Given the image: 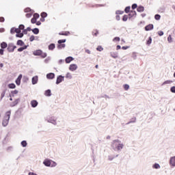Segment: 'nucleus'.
Listing matches in <instances>:
<instances>
[{
    "instance_id": "obj_1",
    "label": "nucleus",
    "mask_w": 175,
    "mask_h": 175,
    "mask_svg": "<svg viewBox=\"0 0 175 175\" xmlns=\"http://www.w3.org/2000/svg\"><path fill=\"white\" fill-rule=\"evenodd\" d=\"M45 121H46L48 124H51L53 126H57V128L61 126V121L58 120L55 116H48L45 118Z\"/></svg>"
},
{
    "instance_id": "obj_2",
    "label": "nucleus",
    "mask_w": 175,
    "mask_h": 175,
    "mask_svg": "<svg viewBox=\"0 0 175 175\" xmlns=\"http://www.w3.org/2000/svg\"><path fill=\"white\" fill-rule=\"evenodd\" d=\"M111 147L114 151H121L124 148V144L119 139H115L112 142Z\"/></svg>"
},
{
    "instance_id": "obj_3",
    "label": "nucleus",
    "mask_w": 175,
    "mask_h": 175,
    "mask_svg": "<svg viewBox=\"0 0 175 175\" xmlns=\"http://www.w3.org/2000/svg\"><path fill=\"white\" fill-rule=\"evenodd\" d=\"M10 114H12L10 111H8L5 113V115L4 116L2 121L3 126H8V125L9 124V120H10Z\"/></svg>"
},
{
    "instance_id": "obj_4",
    "label": "nucleus",
    "mask_w": 175,
    "mask_h": 175,
    "mask_svg": "<svg viewBox=\"0 0 175 175\" xmlns=\"http://www.w3.org/2000/svg\"><path fill=\"white\" fill-rule=\"evenodd\" d=\"M15 32L16 33V38H23L24 36V31L21 33V30L18 28H15Z\"/></svg>"
},
{
    "instance_id": "obj_5",
    "label": "nucleus",
    "mask_w": 175,
    "mask_h": 175,
    "mask_svg": "<svg viewBox=\"0 0 175 175\" xmlns=\"http://www.w3.org/2000/svg\"><path fill=\"white\" fill-rule=\"evenodd\" d=\"M169 163L171 167H175V156L170 158Z\"/></svg>"
},
{
    "instance_id": "obj_6",
    "label": "nucleus",
    "mask_w": 175,
    "mask_h": 175,
    "mask_svg": "<svg viewBox=\"0 0 175 175\" xmlns=\"http://www.w3.org/2000/svg\"><path fill=\"white\" fill-rule=\"evenodd\" d=\"M77 64H70V66H69V70H70V72H75V70H77Z\"/></svg>"
},
{
    "instance_id": "obj_7",
    "label": "nucleus",
    "mask_w": 175,
    "mask_h": 175,
    "mask_svg": "<svg viewBox=\"0 0 175 175\" xmlns=\"http://www.w3.org/2000/svg\"><path fill=\"white\" fill-rule=\"evenodd\" d=\"M43 165H44V166H46L47 167H50V166H51V160L49 159H44L43 161Z\"/></svg>"
},
{
    "instance_id": "obj_8",
    "label": "nucleus",
    "mask_w": 175,
    "mask_h": 175,
    "mask_svg": "<svg viewBox=\"0 0 175 175\" xmlns=\"http://www.w3.org/2000/svg\"><path fill=\"white\" fill-rule=\"evenodd\" d=\"M64 77L62 75H59L57 77L56 84H60V83H62V81H64Z\"/></svg>"
},
{
    "instance_id": "obj_9",
    "label": "nucleus",
    "mask_w": 175,
    "mask_h": 175,
    "mask_svg": "<svg viewBox=\"0 0 175 175\" xmlns=\"http://www.w3.org/2000/svg\"><path fill=\"white\" fill-rule=\"evenodd\" d=\"M14 49H16V46H14L13 44H10L8 45V51H10V53H13V51H14Z\"/></svg>"
},
{
    "instance_id": "obj_10",
    "label": "nucleus",
    "mask_w": 175,
    "mask_h": 175,
    "mask_svg": "<svg viewBox=\"0 0 175 175\" xmlns=\"http://www.w3.org/2000/svg\"><path fill=\"white\" fill-rule=\"evenodd\" d=\"M21 79H23V75L21 74L16 80V85H20V84H21Z\"/></svg>"
},
{
    "instance_id": "obj_11",
    "label": "nucleus",
    "mask_w": 175,
    "mask_h": 175,
    "mask_svg": "<svg viewBox=\"0 0 175 175\" xmlns=\"http://www.w3.org/2000/svg\"><path fill=\"white\" fill-rule=\"evenodd\" d=\"M55 77V74L51 72L46 75V78L52 80V79H54Z\"/></svg>"
},
{
    "instance_id": "obj_12",
    "label": "nucleus",
    "mask_w": 175,
    "mask_h": 175,
    "mask_svg": "<svg viewBox=\"0 0 175 175\" xmlns=\"http://www.w3.org/2000/svg\"><path fill=\"white\" fill-rule=\"evenodd\" d=\"M38 105V103L36 100H33L31 101V107H36Z\"/></svg>"
},
{
    "instance_id": "obj_13",
    "label": "nucleus",
    "mask_w": 175,
    "mask_h": 175,
    "mask_svg": "<svg viewBox=\"0 0 175 175\" xmlns=\"http://www.w3.org/2000/svg\"><path fill=\"white\" fill-rule=\"evenodd\" d=\"M74 59H75V58H73L72 57H68L66 58V63L70 64V62H72V61H73Z\"/></svg>"
},
{
    "instance_id": "obj_14",
    "label": "nucleus",
    "mask_w": 175,
    "mask_h": 175,
    "mask_svg": "<svg viewBox=\"0 0 175 175\" xmlns=\"http://www.w3.org/2000/svg\"><path fill=\"white\" fill-rule=\"evenodd\" d=\"M154 29V25H147L146 27H145V29L146 31H151V29Z\"/></svg>"
},
{
    "instance_id": "obj_15",
    "label": "nucleus",
    "mask_w": 175,
    "mask_h": 175,
    "mask_svg": "<svg viewBox=\"0 0 175 175\" xmlns=\"http://www.w3.org/2000/svg\"><path fill=\"white\" fill-rule=\"evenodd\" d=\"M32 84L35 85L38 83V76H35L31 79Z\"/></svg>"
},
{
    "instance_id": "obj_16",
    "label": "nucleus",
    "mask_w": 175,
    "mask_h": 175,
    "mask_svg": "<svg viewBox=\"0 0 175 175\" xmlns=\"http://www.w3.org/2000/svg\"><path fill=\"white\" fill-rule=\"evenodd\" d=\"M152 169L158 170V169H161V165L159 163H155L154 164L152 165Z\"/></svg>"
},
{
    "instance_id": "obj_17",
    "label": "nucleus",
    "mask_w": 175,
    "mask_h": 175,
    "mask_svg": "<svg viewBox=\"0 0 175 175\" xmlns=\"http://www.w3.org/2000/svg\"><path fill=\"white\" fill-rule=\"evenodd\" d=\"M110 55L112 57V58H118V53L116 52H111Z\"/></svg>"
},
{
    "instance_id": "obj_18",
    "label": "nucleus",
    "mask_w": 175,
    "mask_h": 175,
    "mask_svg": "<svg viewBox=\"0 0 175 175\" xmlns=\"http://www.w3.org/2000/svg\"><path fill=\"white\" fill-rule=\"evenodd\" d=\"M66 79H69L70 80L73 79V76L72 75V73L70 72H67L66 74Z\"/></svg>"
},
{
    "instance_id": "obj_19",
    "label": "nucleus",
    "mask_w": 175,
    "mask_h": 175,
    "mask_svg": "<svg viewBox=\"0 0 175 175\" xmlns=\"http://www.w3.org/2000/svg\"><path fill=\"white\" fill-rule=\"evenodd\" d=\"M57 163L54 161L51 160V165L49 167H55L57 166Z\"/></svg>"
},
{
    "instance_id": "obj_20",
    "label": "nucleus",
    "mask_w": 175,
    "mask_h": 175,
    "mask_svg": "<svg viewBox=\"0 0 175 175\" xmlns=\"http://www.w3.org/2000/svg\"><path fill=\"white\" fill-rule=\"evenodd\" d=\"M41 54H42L41 50H38L33 52V55H41Z\"/></svg>"
},
{
    "instance_id": "obj_21",
    "label": "nucleus",
    "mask_w": 175,
    "mask_h": 175,
    "mask_svg": "<svg viewBox=\"0 0 175 175\" xmlns=\"http://www.w3.org/2000/svg\"><path fill=\"white\" fill-rule=\"evenodd\" d=\"M54 49H55V44H51L49 46V50L53 51Z\"/></svg>"
},
{
    "instance_id": "obj_22",
    "label": "nucleus",
    "mask_w": 175,
    "mask_h": 175,
    "mask_svg": "<svg viewBox=\"0 0 175 175\" xmlns=\"http://www.w3.org/2000/svg\"><path fill=\"white\" fill-rule=\"evenodd\" d=\"M46 96H51V90H47L45 92Z\"/></svg>"
},
{
    "instance_id": "obj_23",
    "label": "nucleus",
    "mask_w": 175,
    "mask_h": 175,
    "mask_svg": "<svg viewBox=\"0 0 175 175\" xmlns=\"http://www.w3.org/2000/svg\"><path fill=\"white\" fill-rule=\"evenodd\" d=\"M137 12H144V7L143 6H139L137 9Z\"/></svg>"
},
{
    "instance_id": "obj_24",
    "label": "nucleus",
    "mask_w": 175,
    "mask_h": 175,
    "mask_svg": "<svg viewBox=\"0 0 175 175\" xmlns=\"http://www.w3.org/2000/svg\"><path fill=\"white\" fill-rule=\"evenodd\" d=\"M114 158H116V156L110 154V155L108 156L107 160L108 161H113V159H114Z\"/></svg>"
},
{
    "instance_id": "obj_25",
    "label": "nucleus",
    "mask_w": 175,
    "mask_h": 175,
    "mask_svg": "<svg viewBox=\"0 0 175 175\" xmlns=\"http://www.w3.org/2000/svg\"><path fill=\"white\" fill-rule=\"evenodd\" d=\"M172 83H173V81L167 80L163 83L162 85H165V84H172Z\"/></svg>"
},
{
    "instance_id": "obj_26",
    "label": "nucleus",
    "mask_w": 175,
    "mask_h": 175,
    "mask_svg": "<svg viewBox=\"0 0 175 175\" xmlns=\"http://www.w3.org/2000/svg\"><path fill=\"white\" fill-rule=\"evenodd\" d=\"M21 144L22 147H27V146H28L27 141H22Z\"/></svg>"
},
{
    "instance_id": "obj_27",
    "label": "nucleus",
    "mask_w": 175,
    "mask_h": 175,
    "mask_svg": "<svg viewBox=\"0 0 175 175\" xmlns=\"http://www.w3.org/2000/svg\"><path fill=\"white\" fill-rule=\"evenodd\" d=\"M168 43H172L173 42V38H172V35H169L167 37Z\"/></svg>"
},
{
    "instance_id": "obj_28",
    "label": "nucleus",
    "mask_w": 175,
    "mask_h": 175,
    "mask_svg": "<svg viewBox=\"0 0 175 175\" xmlns=\"http://www.w3.org/2000/svg\"><path fill=\"white\" fill-rule=\"evenodd\" d=\"M1 49H6V47H8V44H6V42H2L1 44Z\"/></svg>"
},
{
    "instance_id": "obj_29",
    "label": "nucleus",
    "mask_w": 175,
    "mask_h": 175,
    "mask_svg": "<svg viewBox=\"0 0 175 175\" xmlns=\"http://www.w3.org/2000/svg\"><path fill=\"white\" fill-rule=\"evenodd\" d=\"M32 32H33L35 35H38V33H39V29L35 28L32 30Z\"/></svg>"
},
{
    "instance_id": "obj_30",
    "label": "nucleus",
    "mask_w": 175,
    "mask_h": 175,
    "mask_svg": "<svg viewBox=\"0 0 175 175\" xmlns=\"http://www.w3.org/2000/svg\"><path fill=\"white\" fill-rule=\"evenodd\" d=\"M129 16L130 17H133V16H136V11H131Z\"/></svg>"
},
{
    "instance_id": "obj_31",
    "label": "nucleus",
    "mask_w": 175,
    "mask_h": 175,
    "mask_svg": "<svg viewBox=\"0 0 175 175\" xmlns=\"http://www.w3.org/2000/svg\"><path fill=\"white\" fill-rule=\"evenodd\" d=\"M9 88L14 89L16 88V85L14 83H11L8 85Z\"/></svg>"
},
{
    "instance_id": "obj_32",
    "label": "nucleus",
    "mask_w": 175,
    "mask_h": 175,
    "mask_svg": "<svg viewBox=\"0 0 175 175\" xmlns=\"http://www.w3.org/2000/svg\"><path fill=\"white\" fill-rule=\"evenodd\" d=\"M27 46L21 47V48L18 49V51H19V52L23 51V50H25L27 49Z\"/></svg>"
},
{
    "instance_id": "obj_33",
    "label": "nucleus",
    "mask_w": 175,
    "mask_h": 175,
    "mask_svg": "<svg viewBox=\"0 0 175 175\" xmlns=\"http://www.w3.org/2000/svg\"><path fill=\"white\" fill-rule=\"evenodd\" d=\"M17 44L18 46H23V44H24V42H23V40H19L17 41Z\"/></svg>"
},
{
    "instance_id": "obj_34",
    "label": "nucleus",
    "mask_w": 175,
    "mask_h": 175,
    "mask_svg": "<svg viewBox=\"0 0 175 175\" xmlns=\"http://www.w3.org/2000/svg\"><path fill=\"white\" fill-rule=\"evenodd\" d=\"M28 31H31V27H27V29L23 30V33H25V35H27Z\"/></svg>"
},
{
    "instance_id": "obj_35",
    "label": "nucleus",
    "mask_w": 175,
    "mask_h": 175,
    "mask_svg": "<svg viewBox=\"0 0 175 175\" xmlns=\"http://www.w3.org/2000/svg\"><path fill=\"white\" fill-rule=\"evenodd\" d=\"M64 47H65V44H59L57 46V49H64Z\"/></svg>"
},
{
    "instance_id": "obj_36",
    "label": "nucleus",
    "mask_w": 175,
    "mask_h": 175,
    "mask_svg": "<svg viewBox=\"0 0 175 175\" xmlns=\"http://www.w3.org/2000/svg\"><path fill=\"white\" fill-rule=\"evenodd\" d=\"M123 87H124L125 91H128V90H129V85H128V84L124 85Z\"/></svg>"
},
{
    "instance_id": "obj_37",
    "label": "nucleus",
    "mask_w": 175,
    "mask_h": 175,
    "mask_svg": "<svg viewBox=\"0 0 175 175\" xmlns=\"http://www.w3.org/2000/svg\"><path fill=\"white\" fill-rule=\"evenodd\" d=\"M152 42V38H151V37L149 38L148 40L146 42V44H151Z\"/></svg>"
},
{
    "instance_id": "obj_38",
    "label": "nucleus",
    "mask_w": 175,
    "mask_h": 175,
    "mask_svg": "<svg viewBox=\"0 0 175 175\" xmlns=\"http://www.w3.org/2000/svg\"><path fill=\"white\" fill-rule=\"evenodd\" d=\"M96 51H103V48L101 46H98L96 48Z\"/></svg>"
},
{
    "instance_id": "obj_39",
    "label": "nucleus",
    "mask_w": 175,
    "mask_h": 175,
    "mask_svg": "<svg viewBox=\"0 0 175 175\" xmlns=\"http://www.w3.org/2000/svg\"><path fill=\"white\" fill-rule=\"evenodd\" d=\"M137 57V55L136 52H133L132 53V57L133 58V59H136Z\"/></svg>"
},
{
    "instance_id": "obj_40",
    "label": "nucleus",
    "mask_w": 175,
    "mask_h": 175,
    "mask_svg": "<svg viewBox=\"0 0 175 175\" xmlns=\"http://www.w3.org/2000/svg\"><path fill=\"white\" fill-rule=\"evenodd\" d=\"M154 18H155V20H161V15H159V14H156V15L154 16Z\"/></svg>"
},
{
    "instance_id": "obj_41",
    "label": "nucleus",
    "mask_w": 175,
    "mask_h": 175,
    "mask_svg": "<svg viewBox=\"0 0 175 175\" xmlns=\"http://www.w3.org/2000/svg\"><path fill=\"white\" fill-rule=\"evenodd\" d=\"M39 17H40V15L38 14H34L33 18H35L36 20H38V18H39Z\"/></svg>"
},
{
    "instance_id": "obj_42",
    "label": "nucleus",
    "mask_w": 175,
    "mask_h": 175,
    "mask_svg": "<svg viewBox=\"0 0 175 175\" xmlns=\"http://www.w3.org/2000/svg\"><path fill=\"white\" fill-rule=\"evenodd\" d=\"M41 17H42L43 18L47 17V13H46V12H42V13L41 14Z\"/></svg>"
},
{
    "instance_id": "obj_43",
    "label": "nucleus",
    "mask_w": 175,
    "mask_h": 175,
    "mask_svg": "<svg viewBox=\"0 0 175 175\" xmlns=\"http://www.w3.org/2000/svg\"><path fill=\"white\" fill-rule=\"evenodd\" d=\"M120 37H116L113 38V42H120Z\"/></svg>"
},
{
    "instance_id": "obj_44",
    "label": "nucleus",
    "mask_w": 175,
    "mask_h": 175,
    "mask_svg": "<svg viewBox=\"0 0 175 175\" xmlns=\"http://www.w3.org/2000/svg\"><path fill=\"white\" fill-rule=\"evenodd\" d=\"M131 10V7L128 6L125 8L124 11L126 13H129V11Z\"/></svg>"
},
{
    "instance_id": "obj_45",
    "label": "nucleus",
    "mask_w": 175,
    "mask_h": 175,
    "mask_svg": "<svg viewBox=\"0 0 175 175\" xmlns=\"http://www.w3.org/2000/svg\"><path fill=\"white\" fill-rule=\"evenodd\" d=\"M65 42H66V40H59L57 42L61 44L62 43H65Z\"/></svg>"
},
{
    "instance_id": "obj_46",
    "label": "nucleus",
    "mask_w": 175,
    "mask_h": 175,
    "mask_svg": "<svg viewBox=\"0 0 175 175\" xmlns=\"http://www.w3.org/2000/svg\"><path fill=\"white\" fill-rule=\"evenodd\" d=\"M123 21H128V15H124L122 18Z\"/></svg>"
},
{
    "instance_id": "obj_47",
    "label": "nucleus",
    "mask_w": 175,
    "mask_h": 175,
    "mask_svg": "<svg viewBox=\"0 0 175 175\" xmlns=\"http://www.w3.org/2000/svg\"><path fill=\"white\" fill-rule=\"evenodd\" d=\"M14 32H16V28L12 27V28L10 29V33H14Z\"/></svg>"
},
{
    "instance_id": "obj_48",
    "label": "nucleus",
    "mask_w": 175,
    "mask_h": 175,
    "mask_svg": "<svg viewBox=\"0 0 175 175\" xmlns=\"http://www.w3.org/2000/svg\"><path fill=\"white\" fill-rule=\"evenodd\" d=\"M18 28L20 29L21 31H23L25 26H24V25H19Z\"/></svg>"
},
{
    "instance_id": "obj_49",
    "label": "nucleus",
    "mask_w": 175,
    "mask_h": 175,
    "mask_svg": "<svg viewBox=\"0 0 175 175\" xmlns=\"http://www.w3.org/2000/svg\"><path fill=\"white\" fill-rule=\"evenodd\" d=\"M30 42H33L35 40V36H31L29 38Z\"/></svg>"
},
{
    "instance_id": "obj_50",
    "label": "nucleus",
    "mask_w": 175,
    "mask_h": 175,
    "mask_svg": "<svg viewBox=\"0 0 175 175\" xmlns=\"http://www.w3.org/2000/svg\"><path fill=\"white\" fill-rule=\"evenodd\" d=\"M41 57L42 58H46V57H47V53H41Z\"/></svg>"
},
{
    "instance_id": "obj_51",
    "label": "nucleus",
    "mask_w": 175,
    "mask_h": 175,
    "mask_svg": "<svg viewBox=\"0 0 175 175\" xmlns=\"http://www.w3.org/2000/svg\"><path fill=\"white\" fill-rule=\"evenodd\" d=\"M170 91L171 92H173V94H175V86L172 87Z\"/></svg>"
},
{
    "instance_id": "obj_52",
    "label": "nucleus",
    "mask_w": 175,
    "mask_h": 175,
    "mask_svg": "<svg viewBox=\"0 0 175 175\" xmlns=\"http://www.w3.org/2000/svg\"><path fill=\"white\" fill-rule=\"evenodd\" d=\"M158 35H159V36H163V31H158Z\"/></svg>"
},
{
    "instance_id": "obj_53",
    "label": "nucleus",
    "mask_w": 175,
    "mask_h": 175,
    "mask_svg": "<svg viewBox=\"0 0 175 175\" xmlns=\"http://www.w3.org/2000/svg\"><path fill=\"white\" fill-rule=\"evenodd\" d=\"M32 24H35V23H36V19L35 18H32L31 20Z\"/></svg>"
},
{
    "instance_id": "obj_54",
    "label": "nucleus",
    "mask_w": 175,
    "mask_h": 175,
    "mask_svg": "<svg viewBox=\"0 0 175 175\" xmlns=\"http://www.w3.org/2000/svg\"><path fill=\"white\" fill-rule=\"evenodd\" d=\"M63 63H64V59H60L58 61L59 65H62Z\"/></svg>"
},
{
    "instance_id": "obj_55",
    "label": "nucleus",
    "mask_w": 175,
    "mask_h": 175,
    "mask_svg": "<svg viewBox=\"0 0 175 175\" xmlns=\"http://www.w3.org/2000/svg\"><path fill=\"white\" fill-rule=\"evenodd\" d=\"M136 8H137V4L136 3L133 4L132 9H136Z\"/></svg>"
},
{
    "instance_id": "obj_56",
    "label": "nucleus",
    "mask_w": 175,
    "mask_h": 175,
    "mask_svg": "<svg viewBox=\"0 0 175 175\" xmlns=\"http://www.w3.org/2000/svg\"><path fill=\"white\" fill-rule=\"evenodd\" d=\"M31 16H32V14H31V13H27L26 14V17H27V18H29V17H31Z\"/></svg>"
},
{
    "instance_id": "obj_57",
    "label": "nucleus",
    "mask_w": 175,
    "mask_h": 175,
    "mask_svg": "<svg viewBox=\"0 0 175 175\" xmlns=\"http://www.w3.org/2000/svg\"><path fill=\"white\" fill-rule=\"evenodd\" d=\"M17 103H18V100H16L14 103L12 104V106H16V105H17Z\"/></svg>"
},
{
    "instance_id": "obj_58",
    "label": "nucleus",
    "mask_w": 175,
    "mask_h": 175,
    "mask_svg": "<svg viewBox=\"0 0 175 175\" xmlns=\"http://www.w3.org/2000/svg\"><path fill=\"white\" fill-rule=\"evenodd\" d=\"M25 12L26 13H28V12H31V8H26V9H25Z\"/></svg>"
},
{
    "instance_id": "obj_59",
    "label": "nucleus",
    "mask_w": 175,
    "mask_h": 175,
    "mask_svg": "<svg viewBox=\"0 0 175 175\" xmlns=\"http://www.w3.org/2000/svg\"><path fill=\"white\" fill-rule=\"evenodd\" d=\"M124 13L123 11H116V14H122Z\"/></svg>"
},
{
    "instance_id": "obj_60",
    "label": "nucleus",
    "mask_w": 175,
    "mask_h": 175,
    "mask_svg": "<svg viewBox=\"0 0 175 175\" xmlns=\"http://www.w3.org/2000/svg\"><path fill=\"white\" fill-rule=\"evenodd\" d=\"M5 21V18L3 17L0 18V23H3Z\"/></svg>"
},
{
    "instance_id": "obj_61",
    "label": "nucleus",
    "mask_w": 175,
    "mask_h": 175,
    "mask_svg": "<svg viewBox=\"0 0 175 175\" xmlns=\"http://www.w3.org/2000/svg\"><path fill=\"white\" fill-rule=\"evenodd\" d=\"M28 175H38L36 173L34 172H29Z\"/></svg>"
},
{
    "instance_id": "obj_62",
    "label": "nucleus",
    "mask_w": 175,
    "mask_h": 175,
    "mask_svg": "<svg viewBox=\"0 0 175 175\" xmlns=\"http://www.w3.org/2000/svg\"><path fill=\"white\" fill-rule=\"evenodd\" d=\"M85 53H87L88 54H91V51H90L89 49H85Z\"/></svg>"
},
{
    "instance_id": "obj_63",
    "label": "nucleus",
    "mask_w": 175,
    "mask_h": 175,
    "mask_svg": "<svg viewBox=\"0 0 175 175\" xmlns=\"http://www.w3.org/2000/svg\"><path fill=\"white\" fill-rule=\"evenodd\" d=\"M0 55H3V49H0Z\"/></svg>"
},
{
    "instance_id": "obj_64",
    "label": "nucleus",
    "mask_w": 175,
    "mask_h": 175,
    "mask_svg": "<svg viewBox=\"0 0 175 175\" xmlns=\"http://www.w3.org/2000/svg\"><path fill=\"white\" fill-rule=\"evenodd\" d=\"M49 60H50V57H48V58H46V59L44 60V62L47 63V62H49Z\"/></svg>"
}]
</instances>
